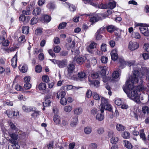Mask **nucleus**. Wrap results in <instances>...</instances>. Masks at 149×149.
<instances>
[{"label": "nucleus", "mask_w": 149, "mask_h": 149, "mask_svg": "<svg viewBox=\"0 0 149 149\" xmlns=\"http://www.w3.org/2000/svg\"><path fill=\"white\" fill-rule=\"evenodd\" d=\"M91 77L93 79H97V80H89V81L91 82V84L93 85L94 86L97 87H98L100 85V82L98 80L100 79V76L99 74L97 72L93 73L91 74Z\"/></svg>", "instance_id": "nucleus-4"}, {"label": "nucleus", "mask_w": 149, "mask_h": 149, "mask_svg": "<svg viewBox=\"0 0 149 149\" xmlns=\"http://www.w3.org/2000/svg\"><path fill=\"white\" fill-rule=\"evenodd\" d=\"M96 45L97 44L94 42H91L88 46L87 47V50L90 53H93V49L96 47Z\"/></svg>", "instance_id": "nucleus-14"}, {"label": "nucleus", "mask_w": 149, "mask_h": 149, "mask_svg": "<svg viewBox=\"0 0 149 149\" xmlns=\"http://www.w3.org/2000/svg\"><path fill=\"white\" fill-rule=\"evenodd\" d=\"M60 102L63 105H65L67 103L66 99L64 97L62 98L60 100Z\"/></svg>", "instance_id": "nucleus-54"}, {"label": "nucleus", "mask_w": 149, "mask_h": 149, "mask_svg": "<svg viewBox=\"0 0 149 149\" xmlns=\"http://www.w3.org/2000/svg\"><path fill=\"white\" fill-rule=\"evenodd\" d=\"M8 123L9 125L12 130H14L17 132H18V131H19L18 128L16 127L15 125L11 121H8Z\"/></svg>", "instance_id": "nucleus-26"}, {"label": "nucleus", "mask_w": 149, "mask_h": 149, "mask_svg": "<svg viewBox=\"0 0 149 149\" xmlns=\"http://www.w3.org/2000/svg\"><path fill=\"white\" fill-rule=\"evenodd\" d=\"M108 59L106 56H102L101 58V61L103 63H107Z\"/></svg>", "instance_id": "nucleus-52"}, {"label": "nucleus", "mask_w": 149, "mask_h": 149, "mask_svg": "<svg viewBox=\"0 0 149 149\" xmlns=\"http://www.w3.org/2000/svg\"><path fill=\"white\" fill-rule=\"evenodd\" d=\"M139 29L141 33L145 36H149V30L147 27L141 26Z\"/></svg>", "instance_id": "nucleus-12"}, {"label": "nucleus", "mask_w": 149, "mask_h": 149, "mask_svg": "<svg viewBox=\"0 0 149 149\" xmlns=\"http://www.w3.org/2000/svg\"><path fill=\"white\" fill-rule=\"evenodd\" d=\"M50 60L55 64H57L60 68L65 67L67 65V62L66 60H56L55 59H50Z\"/></svg>", "instance_id": "nucleus-5"}, {"label": "nucleus", "mask_w": 149, "mask_h": 149, "mask_svg": "<svg viewBox=\"0 0 149 149\" xmlns=\"http://www.w3.org/2000/svg\"><path fill=\"white\" fill-rule=\"evenodd\" d=\"M103 15L102 14L99 13L95 15L94 16L90 17V21L91 22L94 23L104 18Z\"/></svg>", "instance_id": "nucleus-8"}, {"label": "nucleus", "mask_w": 149, "mask_h": 149, "mask_svg": "<svg viewBox=\"0 0 149 149\" xmlns=\"http://www.w3.org/2000/svg\"><path fill=\"white\" fill-rule=\"evenodd\" d=\"M93 97L94 99L96 100H99L100 99L99 95L96 93H93Z\"/></svg>", "instance_id": "nucleus-58"}, {"label": "nucleus", "mask_w": 149, "mask_h": 149, "mask_svg": "<svg viewBox=\"0 0 149 149\" xmlns=\"http://www.w3.org/2000/svg\"><path fill=\"white\" fill-rule=\"evenodd\" d=\"M133 36L136 39H140L141 38V36L139 33L137 32H134Z\"/></svg>", "instance_id": "nucleus-60"}, {"label": "nucleus", "mask_w": 149, "mask_h": 149, "mask_svg": "<svg viewBox=\"0 0 149 149\" xmlns=\"http://www.w3.org/2000/svg\"><path fill=\"white\" fill-rule=\"evenodd\" d=\"M18 40L19 43H23L26 41L25 36H21L18 39Z\"/></svg>", "instance_id": "nucleus-49"}, {"label": "nucleus", "mask_w": 149, "mask_h": 149, "mask_svg": "<svg viewBox=\"0 0 149 149\" xmlns=\"http://www.w3.org/2000/svg\"><path fill=\"white\" fill-rule=\"evenodd\" d=\"M17 52L11 60V65L13 68H15L17 65Z\"/></svg>", "instance_id": "nucleus-18"}, {"label": "nucleus", "mask_w": 149, "mask_h": 149, "mask_svg": "<svg viewBox=\"0 0 149 149\" xmlns=\"http://www.w3.org/2000/svg\"><path fill=\"white\" fill-rule=\"evenodd\" d=\"M118 58V55L117 53V50L114 49L111 52V58L113 61L116 60Z\"/></svg>", "instance_id": "nucleus-21"}, {"label": "nucleus", "mask_w": 149, "mask_h": 149, "mask_svg": "<svg viewBox=\"0 0 149 149\" xmlns=\"http://www.w3.org/2000/svg\"><path fill=\"white\" fill-rule=\"evenodd\" d=\"M120 76V74L118 72V71H116L113 72L112 74L113 77L115 78H118Z\"/></svg>", "instance_id": "nucleus-50"}, {"label": "nucleus", "mask_w": 149, "mask_h": 149, "mask_svg": "<svg viewBox=\"0 0 149 149\" xmlns=\"http://www.w3.org/2000/svg\"><path fill=\"white\" fill-rule=\"evenodd\" d=\"M78 122V120L77 118L73 119L70 125L72 127H75L77 124Z\"/></svg>", "instance_id": "nucleus-44"}, {"label": "nucleus", "mask_w": 149, "mask_h": 149, "mask_svg": "<svg viewBox=\"0 0 149 149\" xmlns=\"http://www.w3.org/2000/svg\"><path fill=\"white\" fill-rule=\"evenodd\" d=\"M117 130L118 131H122L124 130L125 127V126L120 124H117L116 125Z\"/></svg>", "instance_id": "nucleus-29"}, {"label": "nucleus", "mask_w": 149, "mask_h": 149, "mask_svg": "<svg viewBox=\"0 0 149 149\" xmlns=\"http://www.w3.org/2000/svg\"><path fill=\"white\" fill-rule=\"evenodd\" d=\"M140 136L141 138L143 140L146 141V138L145 133L144 132V130L142 129L140 131Z\"/></svg>", "instance_id": "nucleus-36"}, {"label": "nucleus", "mask_w": 149, "mask_h": 149, "mask_svg": "<svg viewBox=\"0 0 149 149\" xmlns=\"http://www.w3.org/2000/svg\"><path fill=\"white\" fill-rule=\"evenodd\" d=\"M119 140L118 137L116 136H113L110 140V142L112 144H116Z\"/></svg>", "instance_id": "nucleus-37"}, {"label": "nucleus", "mask_w": 149, "mask_h": 149, "mask_svg": "<svg viewBox=\"0 0 149 149\" xmlns=\"http://www.w3.org/2000/svg\"><path fill=\"white\" fill-rule=\"evenodd\" d=\"M66 25L67 23L66 22H61L59 24L58 28L59 30L64 29L66 26Z\"/></svg>", "instance_id": "nucleus-41"}, {"label": "nucleus", "mask_w": 149, "mask_h": 149, "mask_svg": "<svg viewBox=\"0 0 149 149\" xmlns=\"http://www.w3.org/2000/svg\"><path fill=\"white\" fill-rule=\"evenodd\" d=\"M115 26L113 25H109L107 27V31L110 33L113 32L115 31Z\"/></svg>", "instance_id": "nucleus-38"}, {"label": "nucleus", "mask_w": 149, "mask_h": 149, "mask_svg": "<svg viewBox=\"0 0 149 149\" xmlns=\"http://www.w3.org/2000/svg\"><path fill=\"white\" fill-rule=\"evenodd\" d=\"M9 136L11 138L10 139H13L14 141H16V140L18 138V135L17 133V132L16 131V132L12 133L10 132H8Z\"/></svg>", "instance_id": "nucleus-19"}, {"label": "nucleus", "mask_w": 149, "mask_h": 149, "mask_svg": "<svg viewBox=\"0 0 149 149\" xmlns=\"http://www.w3.org/2000/svg\"><path fill=\"white\" fill-rule=\"evenodd\" d=\"M86 59L87 58L85 56H79L77 58L75 56L73 58V61H76L77 63L79 65H81L83 64Z\"/></svg>", "instance_id": "nucleus-10"}, {"label": "nucleus", "mask_w": 149, "mask_h": 149, "mask_svg": "<svg viewBox=\"0 0 149 149\" xmlns=\"http://www.w3.org/2000/svg\"><path fill=\"white\" fill-rule=\"evenodd\" d=\"M51 17L47 15H45L43 16V18L41 19V21L43 23H47L51 20Z\"/></svg>", "instance_id": "nucleus-23"}, {"label": "nucleus", "mask_w": 149, "mask_h": 149, "mask_svg": "<svg viewBox=\"0 0 149 149\" xmlns=\"http://www.w3.org/2000/svg\"><path fill=\"white\" fill-rule=\"evenodd\" d=\"M29 27L28 26H23L22 28V33L27 34L29 32Z\"/></svg>", "instance_id": "nucleus-35"}, {"label": "nucleus", "mask_w": 149, "mask_h": 149, "mask_svg": "<svg viewBox=\"0 0 149 149\" xmlns=\"http://www.w3.org/2000/svg\"><path fill=\"white\" fill-rule=\"evenodd\" d=\"M139 72L137 70H135L133 72V74L130 78L131 79V82L138 83V77L139 75Z\"/></svg>", "instance_id": "nucleus-7"}, {"label": "nucleus", "mask_w": 149, "mask_h": 149, "mask_svg": "<svg viewBox=\"0 0 149 149\" xmlns=\"http://www.w3.org/2000/svg\"><path fill=\"white\" fill-rule=\"evenodd\" d=\"M107 68L106 66H104L101 70V74L102 76L105 75L106 74Z\"/></svg>", "instance_id": "nucleus-59"}, {"label": "nucleus", "mask_w": 149, "mask_h": 149, "mask_svg": "<svg viewBox=\"0 0 149 149\" xmlns=\"http://www.w3.org/2000/svg\"><path fill=\"white\" fill-rule=\"evenodd\" d=\"M92 131L91 128L87 127L84 128V132L86 134H90Z\"/></svg>", "instance_id": "nucleus-46"}, {"label": "nucleus", "mask_w": 149, "mask_h": 149, "mask_svg": "<svg viewBox=\"0 0 149 149\" xmlns=\"http://www.w3.org/2000/svg\"><path fill=\"white\" fill-rule=\"evenodd\" d=\"M96 119L99 121L102 120L104 118V116L103 112L98 113L96 116Z\"/></svg>", "instance_id": "nucleus-27"}, {"label": "nucleus", "mask_w": 149, "mask_h": 149, "mask_svg": "<svg viewBox=\"0 0 149 149\" xmlns=\"http://www.w3.org/2000/svg\"><path fill=\"white\" fill-rule=\"evenodd\" d=\"M8 141L12 144L11 145L8 146V149H19L20 146L16 141H14L12 139H9Z\"/></svg>", "instance_id": "nucleus-9"}, {"label": "nucleus", "mask_w": 149, "mask_h": 149, "mask_svg": "<svg viewBox=\"0 0 149 149\" xmlns=\"http://www.w3.org/2000/svg\"><path fill=\"white\" fill-rule=\"evenodd\" d=\"M65 93L63 91H59L57 93V98L59 99L60 98H62L64 97L65 95Z\"/></svg>", "instance_id": "nucleus-33"}, {"label": "nucleus", "mask_w": 149, "mask_h": 149, "mask_svg": "<svg viewBox=\"0 0 149 149\" xmlns=\"http://www.w3.org/2000/svg\"><path fill=\"white\" fill-rule=\"evenodd\" d=\"M123 145L127 148L130 149L132 148V146L131 143L127 140H124L123 142Z\"/></svg>", "instance_id": "nucleus-28"}, {"label": "nucleus", "mask_w": 149, "mask_h": 149, "mask_svg": "<svg viewBox=\"0 0 149 149\" xmlns=\"http://www.w3.org/2000/svg\"><path fill=\"white\" fill-rule=\"evenodd\" d=\"M41 12L40 8L37 7L35 8L33 11L32 13L34 15H38L40 14Z\"/></svg>", "instance_id": "nucleus-30"}, {"label": "nucleus", "mask_w": 149, "mask_h": 149, "mask_svg": "<svg viewBox=\"0 0 149 149\" xmlns=\"http://www.w3.org/2000/svg\"><path fill=\"white\" fill-rule=\"evenodd\" d=\"M126 94L129 97H130L135 102L137 103L140 102L139 97L138 95V93H137V91L135 89L133 90L130 93V91H129L128 93Z\"/></svg>", "instance_id": "nucleus-2"}, {"label": "nucleus", "mask_w": 149, "mask_h": 149, "mask_svg": "<svg viewBox=\"0 0 149 149\" xmlns=\"http://www.w3.org/2000/svg\"><path fill=\"white\" fill-rule=\"evenodd\" d=\"M38 88L40 90H45L46 89V84L44 83H40L39 84Z\"/></svg>", "instance_id": "nucleus-34"}, {"label": "nucleus", "mask_w": 149, "mask_h": 149, "mask_svg": "<svg viewBox=\"0 0 149 149\" xmlns=\"http://www.w3.org/2000/svg\"><path fill=\"white\" fill-rule=\"evenodd\" d=\"M42 79L43 81L46 83H48L49 81V77L46 75H45L42 76Z\"/></svg>", "instance_id": "nucleus-51"}, {"label": "nucleus", "mask_w": 149, "mask_h": 149, "mask_svg": "<svg viewBox=\"0 0 149 149\" xmlns=\"http://www.w3.org/2000/svg\"><path fill=\"white\" fill-rule=\"evenodd\" d=\"M116 6V2L113 1V2H110L108 4H101L99 7L102 9H113Z\"/></svg>", "instance_id": "nucleus-6"}, {"label": "nucleus", "mask_w": 149, "mask_h": 149, "mask_svg": "<svg viewBox=\"0 0 149 149\" xmlns=\"http://www.w3.org/2000/svg\"><path fill=\"white\" fill-rule=\"evenodd\" d=\"M103 29H102V28L100 29H99L98 30L96 33H95V37L96 39L97 40H100L102 39V37H103L101 35V34L102 33L101 32V30H102Z\"/></svg>", "instance_id": "nucleus-24"}, {"label": "nucleus", "mask_w": 149, "mask_h": 149, "mask_svg": "<svg viewBox=\"0 0 149 149\" xmlns=\"http://www.w3.org/2000/svg\"><path fill=\"white\" fill-rule=\"evenodd\" d=\"M68 73L67 76L68 78L71 79H77V78L75 75H73L72 76V74L73 73L75 69V66L72 64H70L68 67Z\"/></svg>", "instance_id": "nucleus-3"}, {"label": "nucleus", "mask_w": 149, "mask_h": 149, "mask_svg": "<svg viewBox=\"0 0 149 149\" xmlns=\"http://www.w3.org/2000/svg\"><path fill=\"white\" fill-rule=\"evenodd\" d=\"M141 74L142 75H147L149 74V69L143 67L142 68Z\"/></svg>", "instance_id": "nucleus-32"}, {"label": "nucleus", "mask_w": 149, "mask_h": 149, "mask_svg": "<svg viewBox=\"0 0 149 149\" xmlns=\"http://www.w3.org/2000/svg\"><path fill=\"white\" fill-rule=\"evenodd\" d=\"M23 110L25 112H39V111H36L35 107H28L25 106L22 107Z\"/></svg>", "instance_id": "nucleus-13"}, {"label": "nucleus", "mask_w": 149, "mask_h": 149, "mask_svg": "<svg viewBox=\"0 0 149 149\" xmlns=\"http://www.w3.org/2000/svg\"><path fill=\"white\" fill-rule=\"evenodd\" d=\"M72 109V107L70 106H66L64 108V110L65 112H70Z\"/></svg>", "instance_id": "nucleus-53"}, {"label": "nucleus", "mask_w": 149, "mask_h": 149, "mask_svg": "<svg viewBox=\"0 0 149 149\" xmlns=\"http://www.w3.org/2000/svg\"><path fill=\"white\" fill-rule=\"evenodd\" d=\"M68 54V52L67 51H61L60 53V55L61 56H67Z\"/></svg>", "instance_id": "nucleus-61"}, {"label": "nucleus", "mask_w": 149, "mask_h": 149, "mask_svg": "<svg viewBox=\"0 0 149 149\" xmlns=\"http://www.w3.org/2000/svg\"><path fill=\"white\" fill-rule=\"evenodd\" d=\"M135 89H136L138 91H142L146 89V88L143 85L141 84L136 87Z\"/></svg>", "instance_id": "nucleus-39"}, {"label": "nucleus", "mask_w": 149, "mask_h": 149, "mask_svg": "<svg viewBox=\"0 0 149 149\" xmlns=\"http://www.w3.org/2000/svg\"><path fill=\"white\" fill-rule=\"evenodd\" d=\"M20 71L22 72H25L28 70V67L26 65H24L21 68H19Z\"/></svg>", "instance_id": "nucleus-40"}, {"label": "nucleus", "mask_w": 149, "mask_h": 149, "mask_svg": "<svg viewBox=\"0 0 149 149\" xmlns=\"http://www.w3.org/2000/svg\"><path fill=\"white\" fill-rule=\"evenodd\" d=\"M61 48L58 45L56 46L54 49V51L55 53H58L59 52Z\"/></svg>", "instance_id": "nucleus-56"}, {"label": "nucleus", "mask_w": 149, "mask_h": 149, "mask_svg": "<svg viewBox=\"0 0 149 149\" xmlns=\"http://www.w3.org/2000/svg\"><path fill=\"white\" fill-rule=\"evenodd\" d=\"M42 67L39 65H37L35 68L36 72L38 73L42 71Z\"/></svg>", "instance_id": "nucleus-48"}, {"label": "nucleus", "mask_w": 149, "mask_h": 149, "mask_svg": "<svg viewBox=\"0 0 149 149\" xmlns=\"http://www.w3.org/2000/svg\"><path fill=\"white\" fill-rule=\"evenodd\" d=\"M30 19V18L29 16H25L23 14H21L19 17V20L24 22L25 24L28 23Z\"/></svg>", "instance_id": "nucleus-15"}, {"label": "nucleus", "mask_w": 149, "mask_h": 149, "mask_svg": "<svg viewBox=\"0 0 149 149\" xmlns=\"http://www.w3.org/2000/svg\"><path fill=\"white\" fill-rule=\"evenodd\" d=\"M31 87V85L29 83H25L24 84V87L26 90L30 88Z\"/></svg>", "instance_id": "nucleus-57"}, {"label": "nucleus", "mask_w": 149, "mask_h": 149, "mask_svg": "<svg viewBox=\"0 0 149 149\" xmlns=\"http://www.w3.org/2000/svg\"><path fill=\"white\" fill-rule=\"evenodd\" d=\"M53 120L54 122L57 124H61V118L60 116L57 114H55L53 117Z\"/></svg>", "instance_id": "nucleus-25"}, {"label": "nucleus", "mask_w": 149, "mask_h": 149, "mask_svg": "<svg viewBox=\"0 0 149 149\" xmlns=\"http://www.w3.org/2000/svg\"><path fill=\"white\" fill-rule=\"evenodd\" d=\"M136 84V83H134L133 82H131V79H130L127 80L125 83V87L123 88L124 92L126 93H128V92L130 91H131L132 90L135 89L136 86H134V84Z\"/></svg>", "instance_id": "nucleus-1"}, {"label": "nucleus", "mask_w": 149, "mask_h": 149, "mask_svg": "<svg viewBox=\"0 0 149 149\" xmlns=\"http://www.w3.org/2000/svg\"><path fill=\"white\" fill-rule=\"evenodd\" d=\"M139 47V44L136 42H130L129 44V48L131 50H134Z\"/></svg>", "instance_id": "nucleus-17"}, {"label": "nucleus", "mask_w": 149, "mask_h": 149, "mask_svg": "<svg viewBox=\"0 0 149 149\" xmlns=\"http://www.w3.org/2000/svg\"><path fill=\"white\" fill-rule=\"evenodd\" d=\"M64 4H67L69 6V8L70 11L72 12L74 11L76 9V8L72 4H70L69 5L66 2H65L63 3Z\"/></svg>", "instance_id": "nucleus-45"}, {"label": "nucleus", "mask_w": 149, "mask_h": 149, "mask_svg": "<svg viewBox=\"0 0 149 149\" xmlns=\"http://www.w3.org/2000/svg\"><path fill=\"white\" fill-rule=\"evenodd\" d=\"M101 103L100 107L101 112H104V106L108 104H109L108 102V99L103 97H101Z\"/></svg>", "instance_id": "nucleus-11"}, {"label": "nucleus", "mask_w": 149, "mask_h": 149, "mask_svg": "<svg viewBox=\"0 0 149 149\" xmlns=\"http://www.w3.org/2000/svg\"><path fill=\"white\" fill-rule=\"evenodd\" d=\"M144 48L148 52H149V44H145L144 45Z\"/></svg>", "instance_id": "nucleus-64"}, {"label": "nucleus", "mask_w": 149, "mask_h": 149, "mask_svg": "<svg viewBox=\"0 0 149 149\" xmlns=\"http://www.w3.org/2000/svg\"><path fill=\"white\" fill-rule=\"evenodd\" d=\"M122 136L125 139H127L130 138V134L128 132H124L122 135Z\"/></svg>", "instance_id": "nucleus-42"}, {"label": "nucleus", "mask_w": 149, "mask_h": 149, "mask_svg": "<svg viewBox=\"0 0 149 149\" xmlns=\"http://www.w3.org/2000/svg\"><path fill=\"white\" fill-rule=\"evenodd\" d=\"M78 79L80 81L84 80L86 77V74L83 71L79 72L77 74Z\"/></svg>", "instance_id": "nucleus-16"}, {"label": "nucleus", "mask_w": 149, "mask_h": 149, "mask_svg": "<svg viewBox=\"0 0 149 149\" xmlns=\"http://www.w3.org/2000/svg\"><path fill=\"white\" fill-rule=\"evenodd\" d=\"M111 113L110 114L111 115L109 117L111 118L117 117L119 115L118 112H111Z\"/></svg>", "instance_id": "nucleus-55"}, {"label": "nucleus", "mask_w": 149, "mask_h": 149, "mask_svg": "<svg viewBox=\"0 0 149 149\" xmlns=\"http://www.w3.org/2000/svg\"><path fill=\"white\" fill-rule=\"evenodd\" d=\"M142 56L144 60H147L149 58V54L144 53L143 54Z\"/></svg>", "instance_id": "nucleus-63"}, {"label": "nucleus", "mask_w": 149, "mask_h": 149, "mask_svg": "<svg viewBox=\"0 0 149 149\" xmlns=\"http://www.w3.org/2000/svg\"><path fill=\"white\" fill-rule=\"evenodd\" d=\"M48 97L46 96L45 98V101L43 102V108H42V110L44 111L45 110V107H47L49 106L51 103L50 101L48 99Z\"/></svg>", "instance_id": "nucleus-20"}, {"label": "nucleus", "mask_w": 149, "mask_h": 149, "mask_svg": "<svg viewBox=\"0 0 149 149\" xmlns=\"http://www.w3.org/2000/svg\"><path fill=\"white\" fill-rule=\"evenodd\" d=\"M47 6L48 8L52 10H53L56 8L55 4L52 3H48Z\"/></svg>", "instance_id": "nucleus-47"}, {"label": "nucleus", "mask_w": 149, "mask_h": 149, "mask_svg": "<svg viewBox=\"0 0 149 149\" xmlns=\"http://www.w3.org/2000/svg\"><path fill=\"white\" fill-rule=\"evenodd\" d=\"M54 142L53 141H51L49 144L47 145V147L48 149H51L53 148Z\"/></svg>", "instance_id": "nucleus-62"}, {"label": "nucleus", "mask_w": 149, "mask_h": 149, "mask_svg": "<svg viewBox=\"0 0 149 149\" xmlns=\"http://www.w3.org/2000/svg\"><path fill=\"white\" fill-rule=\"evenodd\" d=\"M103 109H104V111L105 110L109 112H111L112 110V106L109 104H108L104 106Z\"/></svg>", "instance_id": "nucleus-31"}, {"label": "nucleus", "mask_w": 149, "mask_h": 149, "mask_svg": "<svg viewBox=\"0 0 149 149\" xmlns=\"http://www.w3.org/2000/svg\"><path fill=\"white\" fill-rule=\"evenodd\" d=\"M7 115L9 118H18L19 117V112H6Z\"/></svg>", "instance_id": "nucleus-22"}, {"label": "nucleus", "mask_w": 149, "mask_h": 149, "mask_svg": "<svg viewBox=\"0 0 149 149\" xmlns=\"http://www.w3.org/2000/svg\"><path fill=\"white\" fill-rule=\"evenodd\" d=\"M38 22V18L34 17L31 20L30 24L31 25L36 24Z\"/></svg>", "instance_id": "nucleus-43"}]
</instances>
